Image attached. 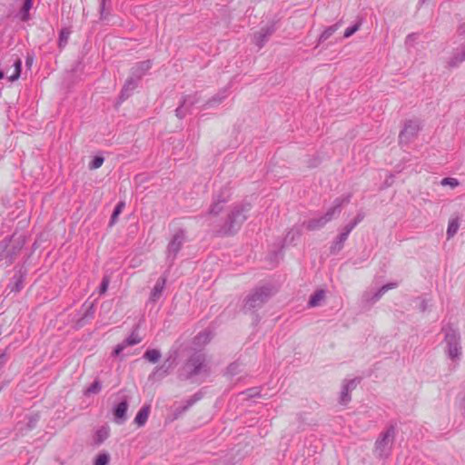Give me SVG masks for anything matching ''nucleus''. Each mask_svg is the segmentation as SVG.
<instances>
[{
    "label": "nucleus",
    "mask_w": 465,
    "mask_h": 465,
    "mask_svg": "<svg viewBox=\"0 0 465 465\" xmlns=\"http://www.w3.org/2000/svg\"><path fill=\"white\" fill-rule=\"evenodd\" d=\"M143 358L151 363H156L161 358V351L157 349L147 350Z\"/></svg>",
    "instance_id": "c85d7f7f"
},
{
    "label": "nucleus",
    "mask_w": 465,
    "mask_h": 465,
    "mask_svg": "<svg viewBox=\"0 0 465 465\" xmlns=\"http://www.w3.org/2000/svg\"><path fill=\"white\" fill-rule=\"evenodd\" d=\"M275 31V24H272L271 26H268L266 30L263 29V38L266 35H272Z\"/></svg>",
    "instance_id": "a18cd8bd"
},
{
    "label": "nucleus",
    "mask_w": 465,
    "mask_h": 465,
    "mask_svg": "<svg viewBox=\"0 0 465 465\" xmlns=\"http://www.w3.org/2000/svg\"><path fill=\"white\" fill-rule=\"evenodd\" d=\"M324 298L325 292L323 290H319L311 296L308 304L310 307L319 306L321 302L323 301Z\"/></svg>",
    "instance_id": "bb28decb"
},
{
    "label": "nucleus",
    "mask_w": 465,
    "mask_h": 465,
    "mask_svg": "<svg viewBox=\"0 0 465 465\" xmlns=\"http://www.w3.org/2000/svg\"><path fill=\"white\" fill-rule=\"evenodd\" d=\"M340 23L327 27L320 35L319 41L324 42L329 39L339 28Z\"/></svg>",
    "instance_id": "7c9ffc66"
},
{
    "label": "nucleus",
    "mask_w": 465,
    "mask_h": 465,
    "mask_svg": "<svg viewBox=\"0 0 465 465\" xmlns=\"http://www.w3.org/2000/svg\"><path fill=\"white\" fill-rule=\"evenodd\" d=\"M102 389V384L99 381H94L85 391V395L97 394Z\"/></svg>",
    "instance_id": "473e14b6"
},
{
    "label": "nucleus",
    "mask_w": 465,
    "mask_h": 465,
    "mask_svg": "<svg viewBox=\"0 0 465 465\" xmlns=\"http://www.w3.org/2000/svg\"><path fill=\"white\" fill-rule=\"evenodd\" d=\"M198 102L199 98L197 97V94L184 97L181 105L175 111L176 116L179 118H183L189 112L190 108Z\"/></svg>",
    "instance_id": "ddd939ff"
},
{
    "label": "nucleus",
    "mask_w": 465,
    "mask_h": 465,
    "mask_svg": "<svg viewBox=\"0 0 465 465\" xmlns=\"http://www.w3.org/2000/svg\"><path fill=\"white\" fill-rule=\"evenodd\" d=\"M396 435L397 426L395 424H390L379 434L373 447V454L376 458L386 460L391 456Z\"/></svg>",
    "instance_id": "f257e3e1"
},
{
    "label": "nucleus",
    "mask_w": 465,
    "mask_h": 465,
    "mask_svg": "<svg viewBox=\"0 0 465 465\" xmlns=\"http://www.w3.org/2000/svg\"><path fill=\"white\" fill-rule=\"evenodd\" d=\"M198 400H199V397L197 395H194L186 401V404H184L183 406H179V407L175 408L173 411V420L178 419L190 407H192Z\"/></svg>",
    "instance_id": "412c9836"
},
{
    "label": "nucleus",
    "mask_w": 465,
    "mask_h": 465,
    "mask_svg": "<svg viewBox=\"0 0 465 465\" xmlns=\"http://www.w3.org/2000/svg\"><path fill=\"white\" fill-rule=\"evenodd\" d=\"M70 32L66 29H63L60 33L59 36V45L60 47L64 46L67 44L69 38Z\"/></svg>",
    "instance_id": "4c0bfd02"
},
{
    "label": "nucleus",
    "mask_w": 465,
    "mask_h": 465,
    "mask_svg": "<svg viewBox=\"0 0 465 465\" xmlns=\"http://www.w3.org/2000/svg\"><path fill=\"white\" fill-rule=\"evenodd\" d=\"M301 236V232L298 229H291L285 235L283 239H279L278 241H282L283 247L285 244H292L294 242L299 239Z\"/></svg>",
    "instance_id": "393cba45"
},
{
    "label": "nucleus",
    "mask_w": 465,
    "mask_h": 465,
    "mask_svg": "<svg viewBox=\"0 0 465 465\" xmlns=\"http://www.w3.org/2000/svg\"><path fill=\"white\" fill-rule=\"evenodd\" d=\"M6 357L5 354L0 355V368L5 363Z\"/></svg>",
    "instance_id": "09e8293b"
},
{
    "label": "nucleus",
    "mask_w": 465,
    "mask_h": 465,
    "mask_svg": "<svg viewBox=\"0 0 465 465\" xmlns=\"http://www.w3.org/2000/svg\"><path fill=\"white\" fill-rule=\"evenodd\" d=\"M246 219L244 215V209L242 207H235L229 213L225 223L223 225L219 233L221 235H232L234 234L241 227L242 223Z\"/></svg>",
    "instance_id": "7ed1b4c3"
},
{
    "label": "nucleus",
    "mask_w": 465,
    "mask_h": 465,
    "mask_svg": "<svg viewBox=\"0 0 465 465\" xmlns=\"http://www.w3.org/2000/svg\"><path fill=\"white\" fill-rule=\"evenodd\" d=\"M212 339L211 331H204L203 332H200L195 338H194V344L196 346H203L207 344Z\"/></svg>",
    "instance_id": "a878e982"
},
{
    "label": "nucleus",
    "mask_w": 465,
    "mask_h": 465,
    "mask_svg": "<svg viewBox=\"0 0 465 465\" xmlns=\"http://www.w3.org/2000/svg\"><path fill=\"white\" fill-rule=\"evenodd\" d=\"M465 61V44L458 47L447 61V65L450 68L458 67Z\"/></svg>",
    "instance_id": "dca6fc26"
},
{
    "label": "nucleus",
    "mask_w": 465,
    "mask_h": 465,
    "mask_svg": "<svg viewBox=\"0 0 465 465\" xmlns=\"http://www.w3.org/2000/svg\"><path fill=\"white\" fill-rule=\"evenodd\" d=\"M109 283H110L109 277L108 276H104L103 278V281H102L100 288H99V293L100 294H104L107 292Z\"/></svg>",
    "instance_id": "a19ab883"
},
{
    "label": "nucleus",
    "mask_w": 465,
    "mask_h": 465,
    "mask_svg": "<svg viewBox=\"0 0 465 465\" xmlns=\"http://www.w3.org/2000/svg\"><path fill=\"white\" fill-rule=\"evenodd\" d=\"M142 339L139 336L137 331H133L122 343L118 344L114 350L113 354L114 356H119L120 353L127 347L134 346L141 342Z\"/></svg>",
    "instance_id": "4468645a"
},
{
    "label": "nucleus",
    "mask_w": 465,
    "mask_h": 465,
    "mask_svg": "<svg viewBox=\"0 0 465 465\" xmlns=\"http://www.w3.org/2000/svg\"><path fill=\"white\" fill-rule=\"evenodd\" d=\"M205 358L201 353L193 354L180 370L182 379H189L205 371Z\"/></svg>",
    "instance_id": "20e7f679"
},
{
    "label": "nucleus",
    "mask_w": 465,
    "mask_h": 465,
    "mask_svg": "<svg viewBox=\"0 0 465 465\" xmlns=\"http://www.w3.org/2000/svg\"><path fill=\"white\" fill-rule=\"evenodd\" d=\"M165 283H166L165 277H161L160 279H158L153 289L151 292V294L149 297L150 302H155L160 299V297L162 296L163 292L164 290Z\"/></svg>",
    "instance_id": "a211bd4d"
},
{
    "label": "nucleus",
    "mask_w": 465,
    "mask_h": 465,
    "mask_svg": "<svg viewBox=\"0 0 465 465\" xmlns=\"http://www.w3.org/2000/svg\"><path fill=\"white\" fill-rule=\"evenodd\" d=\"M104 157L102 156H95L93 161L89 163V169L90 170H95L102 166L104 163Z\"/></svg>",
    "instance_id": "e433bc0d"
},
{
    "label": "nucleus",
    "mask_w": 465,
    "mask_h": 465,
    "mask_svg": "<svg viewBox=\"0 0 465 465\" xmlns=\"http://www.w3.org/2000/svg\"><path fill=\"white\" fill-rule=\"evenodd\" d=\"M32 7V0H25L23 5V13L25 15Z\"/></svg>",
    "instance_id": "c03bdc74"
},
{
    "label": "nucleus",
    "mask_w": 465,
    "mask_h": 465,
    "mask_svg": "<svg viewBox=\"0 0 465 465\" xmlns=\"http://www.w3.org/2000/svg\"><path fill=\"white\" fill-rule=\"evenodd\" d=\"M185 241V232L177 231L167 246V260L172 264Z\"/></svg>",
    "instance_id": "423d86ee"
},
{
    "label": "nucleus",
    "mask_w": 465,
    "mask_h": 465,
    "mask_svg": "<svg viewBox=\"0 0 465 465\" xmlns=\"http://www.w3.org/2000/svg\"><path fill=\"white\" fill-rule=\"evenodd\" d=\"M412 37L411 35H408L407 39H411Z\"/></svg>",
    "instance_id": "864d4df0"
},
{
    "label": "nucleus",
    "mask_w": 465,
    "mask_h": 465,
    "mask_svg": "<svg viewBox=\"0 0 465 465\" xmlns=\"http://www.w3.org/2000/svg\"><path fill=\"white\" fill-rule=\"evenodd\" d=\"M283 243L282 241H276L269 249V253L266 258L267 265L266 268L272 269L277 266L280 261L282 259L283 253Z\"/></svg>",
    "instance_id": "1a4fd4ad"
},
{
    "label": "nucleus",
    "mask_w": 465,
    "mask_h": 465,
    "mask_svg": "<svg viewBox=\"0 0 465 465\" xmlns=\"http://www.w3.org/2000/svg\"><path fill=\"white\" fill-rule=\"evenodd\" d=\"M176 355L175 352L170 353L165 361L150 374L149 379H163L169 375L175 366Z\"/></svg>",
    "instance_id": "6e6552de"
},
{
    "label": "nucleus",
    "mask_w": 465,
    "mask_h": 465,
    "mask_svg": "<svg viewBox=\"0 0 465 465\" xmlns=\"http://www.w3.org/2000/svg\"><path fill=\"white\" fill-rule=\"evenodd\" d=\"M150 413V406H143L136 414L134 418V423L137 424L139 427L143 426L149 417Z\"/></svg>",
    "instance_id": "5701e85b"
},
{
    "label": "nucleus",
    "mask_w": 465,
    "mask_h": 465,
    "mask_svg": "<svg viewBox=\"0 0 465 465\" xmlns=\"http://www.w3.org/2000/svg\"><path fill=\"white\" fill-rule=\"evenodd\" d=\"M360 26H361V22L355 24L352 26L348 27L344 32V37L348 38V37L351 36L354 33H356L360 29Z\"/></svg>",
    "instance_id": "ea45409f"
},
{
    "label": "nucleus",
    "mask_w": 465,
    "mask_h": 465,
    "mask_svg": "<svg viewBox=\"0 0 465 465\" xmlns=\"http://www.w3.org/2000/svg\"><path fill=\"white\" fill-rule=\"evenodd\" d=\"M350 232L351 231H348V228L344 227L343 232L338 235L336 241L332 243L331 247V252H338L342 249L343 243L347 240Z\"/></svg>",
    "instance_id": "6ab92c4d"
},
{
    "label": "nucleus",
    "mask_w": 465,
    "mask_h": 465,
    "mask_svg": "<svg viewBox=\"0 0 465 465\" xmlns=\"http://www.w3.org/2000/svg\"><path fill=\"white\" fill-rule=\"evenodd\" d=\"M101 3H100V14H101V17H105V5H106V0H100Z\"/></svg>",
    "instance_id": "49530a36"
},
{
    "label": "nucleus",
    "mask_w": 465,
    "mask_h": 465,
    "mask_svg": "<svg viewBox=\"0 0 465 465\" xmlns=\"http://www.w3.org/2000/svg\"><path fill=\"white\" fill-rule=\"evenodd\" d=\"M351 198V193L344 194L341 197H338L334 200L333 205L327 210V212L323 214V217L325 220L329 223L331 222L334 217L338 216L341 211V207L344 204H347L350 203Z\"/></svg>",
    "instance_id": "9d476101"
},
{
    "label": "nucleus",
    "mask_w": 465,
    "mask_h": 465,
    "mask_svg": "<svg viewBox=\"0 0 465 465\" xmlns=\"http://www.w3.org/2000/svg\"><path fill=\"white\" fill-rule=\"evenodd\" d=\"M260 43V36L256 38V44L259 45Z\"/></svg>",
    "instance_id": "603ef678"
},
{
    "label": "nucleus",
    "mask_w": 465,
    "mask_h": 465,
    "mask_svg": "<svg viewBox=\"0 0 465 465\" xmlns=\"http://www.w3.org/2000/svg\"><path fill=\"white\" fill-rule=\"evenodd\" d=\"M109 461L110 455L107 452H102L96 456L94 465H108Z\"/></svg>",
    "instance_id": "2f4dec72"
},
{
    "label": "nucleus",
    "mask_w": 465,
    "mask_h": 465,
    "mask_svg": "<svg viewBox=\"0 0 465 465\" xmlns=\"http://www.w3.org/2000/svg\"><path fill=\"white\" fill-rule=\"evenodd\" d=\"M328 222L322 216L319 218H313L306 223V228L310 231L319 230L322 228Z\"/></svg>",
    "instance_id": "b1692460"
},
{
    "label": "nucleus",
    "mask_w": 465,
    "mask_h": 465,
    "mask_svg": "<svg viewBox=\"0 0 465 465\" xmlns=\"http://www.w3.org/2000/svg\"><path fill=\"white\" fill-rule=\"evenodd\" d=\"M5 77V73L3 71L0 70V79L4 78Z\"/></svg>",
    "instance_id": "3c124183"
},
{
    "label": "nucleus",
    "mask_w": 465,
    "mask_h": 465,
    "mask_svg": "<svg viewBox=\"0 0 465 465\" xmlns=\"http://www.w3.org/2000/svg\"><path fill=\"white\" fill-rule=\"evenodd\" d=\"M225 97V94H217L213 96L210 101L207 102L206 106H212L214 104L221 103Z\"/></svg>",
    "instance_id": "79ce46f5"
},
{
    "label": "nucleus",
    "mask_w": 465,
    "mask_h": 465,
    "mask_svg": "<svg viewBox=\"0 0 465 465\" xmlns=\"http://www.w3.org/2000/svg\"><path fill=\"white\" fill-rule=\"evenodd\" d=\"M420 130V124L416 120H409L405 123L403 130L399 135L401 143H409L415 139Z\"/></svg>",
    "instance_id": "0eeeda50"
},
{
    "label": "nucleus",
    "mask_w": 465,
    "mask_h": 465,
    "mask_svg": "<svg viewBox=\"0 0 465 465\" xmlns=\"http://www.w3.org/2000/svg\"><path fill=\"white\" fill-rule=\"evenodd\" d=\"M461 409L463 411V413L465 414V393L461 401Z\"/></svg>",
    "instance_id": "8fccbe9b"
},
{
    "label": "nucleus",
    "mask_w": 465,
    "mask_h": 465,
    "mask_svg": "<svg viewBox=\"0 0 465 465\" xmlns=\"http://www.w3.org/2000/svg\"><path fill=\"white\" fill-rule=\"evenodd\" d=\"M358 382L357 379L343 381L339 399V402L341 405H347L351 401L350 393L357 387Z\"/></svg>",
    "instance_id": "f8f14e48"
},
{
    "label": "nucleus",
    "mask_w": 465,
    "mask_h": 465,
    "mask_svg": "<svg viewBox=\"0 0 465 465\" xmlns=\"http://www.w3.org/2000/svg\"><path fill=\"white\" fill-rule=\"evenodd\" d=\"M128 410V402L126 400L121 401L114 408V421L117 424H123L126 420V412Z\"/></svg>",
    "instance_id": "f3484780"
},
{
    "label": "nucleus",
    "mask_w": 465,
    "mask_h": 465,
    "mask_svg": "<svg viewBox=\"0 0 465 465\" xmlns=\"http://www.w3.org/2000/svg\"><path fill=\"white\" fill-rule=\"evenodd\" d=\"M151 66L152 63L149 60L140 62L134 67H133L132 74L137 79H140L143 74L151 68Z\"/></svg>",
    "instance_id": "aec40b11"
},
{
    "label": "nucleus",
    "mask_w": 465,
    "mask_h": 465,
    "mask_svg": "<svg viewBox=\"0 0 465 465\" xmlns=\"http://www.w3.org/2000/svg\"><path fill=\"white\" fill-rule=\"evenodd\" d=\"M139 79H137L135 76L132 74L131 77H129L122 90V97L127 98L130 95V93L136 87L137 82Z\"/></svg>",
    "instance_id": "4be33fe9"
},
{
    "label": "nucleus",
    "mask_w": 465,
    "mask_h": 465,
    "mask_svg": "<svg viewBox=\"0 0 465 465\" xmlns=\"http://www.w3.org/2000/svg\"><path fill=\"white\" fill-rule=\"evenodd\" d=\"M442 331L445 333L446 354L452 361H459L462 353L459 331L450 326L443 328Z\"/></svg>",
    "instance_id": "f03ea898"
},
{
    "label": "nucleus",
    "mask_w": 465,
    "mask_h": 465,
    "mask_svg": "<svg viewBox=\"0 0 465 465\" xmlns=\"http://www.w3.org/2000/svg\"><path fill=\"white\" fill-rule=\"evenodd\" d=\"M364 217H365V214L363 212L358 213V214L353 219V221H351L350 223H348L345 227L348 228V231L351 232L353 230V228L364 219Z\"/></svg>",
    "instance_id": "f704fd0d"
},
{
    "label": "nucleus",
    "mask_w": 465,
    "mask_h": 465,
    "mask_svg": "<svg viewBox=\"0 0 465 465\" xmlns=\"http://www.w3.org/2000/svg\"><path fill=\"white\" fill-rule=\"evenodd\" d=\"M109 436V429L106 427H102L99 429L94 438V441L95 445L102 444Z\"/></svg>",
    "instance_id": "cd10ccee"
},
{
    "label": "nucleus",
    "mask_w": 465,
    "mask_h": 465,
    "mask_svg": "<svg viewBox=\"0 0 465 465\" xmlns=\"http://www.w3.org/2000/svg\"><path fill=\"white\" fill-rule=\"evenodd\" d=\"M441 185L443 186H450L451 188H455L459 185V181L456 178L447 177L441 180Z\"/></svg>",
    "instance_id": "58836bf2"
},
{
    "label": "nucleus",
    "mask_w": 465,
    "mask_h": 465,
    "mask_svg": "<svg viewBox=\"0 0 465 465\" xmlns=\"http://www.w3.org/2000/svg\"><path fill=\"white\" fill-rule=\"evenodd\" d=\"M22 61L20 58H16L13 63V74L8 75V79L11 82L17 80L21 73Z\"/></svg>",
    "instance_id": "c756f323"
},
{
    "label": "nucleus",
    "mask_w": 465,
    "mask_h": 465,
    "mask_svg": "<svg viewBox=\"0 0 465 465\" xmlns=\"http://www.w3.org/2000/svg\"><path fill=\"white\" fill-rule=\"evenodd\" d=\"M227 202V196L219 194L214 197L213 203L210 205L207 215L217 216L223 210L224 203Z\"/></svg>",
    "instance_id": "2eb2a0df"
},
{
    "label": "nucleus",
    "mask_w": 465,
    "mask_h": 465,
    "mask_svg": "<svg viewBox=\"0 0 465 465\" xmlns=\"http://www.w3.org/2000/svg\"><path fill=\"white\" fill-rule=\"evenodd\" d=\"M430 306V301L426 299H421L419 304V310L420 312H425Z\"/></svg>",
    "instance_id": "37998d69"
},
{
    "label": "nucleus",
    "mask_w": 465,
    "mask_h": 465,
    "mask_svg": "<svg viewBox=\"0 0 465 465\" xmlns=\"http://www.w3.org/2000/svg\"><path fill=\"white\" fill-rule=\"evenodd\" d=\"M396 287L397 283L391 282L383 285L374 293L365 292L361 297L362 302L370 305L373 304L377 302L389 290L394 289Z\"/></svg>",
    "instance_id": "9b49d317"
},
{
    "label": "nucleus",
    "mask_w": 465,
    "mask_h": 465,
    "mask_svg": "<svg viewBox=\"0 0 465 465\" xmlns=\"http://www.w3.org/2000/svg\"><path fill=\"white\" fill-rule=\"evenodd\" d=\"M459 229V222L457 220H452L449 223L447 229L448 238H451L457 232Z\"/></svg>",
    "instance_id": "72a5a7b5"
},
{
    "label": "nucleus",
    "mask_w": 465,
    "mask_h": 465,
    "mask_svg": "<svg viewBox=\"0 0 465 465\" xmlns=\"http://www.w3.org/2000/svg\"><path fill=\"white\" fill-rule=\"evenodd\" d=\"M262 305V291L255 289L251 292L243 301L242 311L246 314L253 315Z\"/></svg>",
    "instance_id": "39448f33"
},
{
    "label": "nucleus",
    "mask_w": 465,
    "mask_h": 465,
    "mask_svg": "<svg viewBox=\"0 0 465 465\" xmlns=\"http://www.w3.org/2000/svg\"><path fill=\"white\" fill-rule=\"evenodd\" d=\"M33 60H34L33 56L28 55V56L26 57V65H27L28 67H30V66L32 65V64H33Z\"/></svg>",
    "instance_id": "de8ad7c7"
},
{
    "label": "nucleus",
    "mask_w": 465,
    "mask_h": 465,
    "mask_svg": "<svg viewBox=\"0 0 465 465\" xmlns=\"http://www.w3.org/2000/svg\"><path fill=\"white\" fill-rule=\"evenodd\" d=\"M124 205H125V204H124V202H120V203L116 205V207H115V209H114V213H113V214H112V217H111V222H110L111 225H112V224H114V223L116 222L117 217H118V215L122 213V211H123V209H124Z\"/></svg>",
    "instance_id": "c9c22d12"
}]
</instances>
